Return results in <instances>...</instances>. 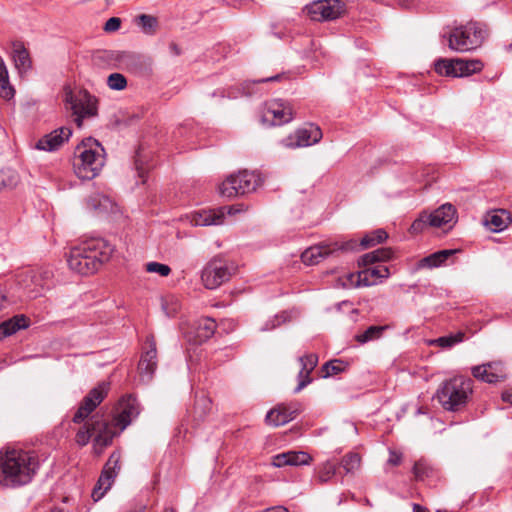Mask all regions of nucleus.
I'll return each instance as SVG.
<instances>
[{
  "label": "nucleus",
  "mask_w": 512,
  "mask_h": 512,
  "mask_svg": "<svg viewBox=\"0 0 512 512\" xmlns=\"http://www.w3.org/2000/svg\"><path fill=\"white\" fill-rule=\"evenodd\" d=\"M301 369L298 374V385L294 389L295 393H299L304 387L311 383L310 373L314 370L318 363V356L314 353L307 354L299 358Z\"/></svg>",
  "instance_id": "24"
},
{
  "label": "nucleus",
  "mask_w": 512,
  "mask_h": 512,
  "mask_svg": "<svg viewBox=\"0 0 512 512\" xmlns=\"http://www.w3.org/2000/svg\"><path fill=\"white\" fill-rule=\"evenodd\" d=\"M139 414L140 406L137 399L132 395H128L119 401L113 420L109 423L118 435L126 429Z\"/></svg>",
  "instance_id": "13"
},
{
  "label": "nucleus",
  "mask_w": 512,
  "mask_h": 512,
  "mask_svg": "<svg viewBox=\"0 0 512 512\" xmlns=\"http://www.w3.org/2000/svg\"><path fill=\"white\" fill-rule=\"evenodd\" d=\"M145 345L146 350L141 355L138 364V373L141 382L149 383L157 368L156 342L152 335L146 338Z\"/></svg>",
  "instance_id": "19"
},
{
  "label": "nucleus",
  "mask_w": 512,
  "mask_h": 512,
  "mask_svg": "<svg viewBox=\"0 0 512 512\" xmlns=\"http://www.w3.org/2000/svg\"><path fill=\"white\" fill-rule=\"evenodd\" d=\"M280 77L281 76L278 74V75H275L273 77H268V78H265V79L258 80L257 82L258 83H263V82L277 81Z\"/></svg>",
  "instance_id": "53"
},
{
  "label": "nucleus",
  "mask_w": 512,
  "mask_h": 512,
  "mask_svg": "<svg viewBox=\"0 0 512 512\" xmlns=\"http://www.w3.org/2000/svg\"><path fill=\"white\" fill-rule=\"evenodd\" d=\"M356 246L357 244L353 239L323 242L307 248L301 254V260L306 265H315L318 264L321 260L330 255H333L338 251L352 252Z\"/></svg>",
  "instance_id": "10"
},
{
  "label": "nucleus",
  "mask_w": 512,
  "mask_h": 512,
  "mask_svg": "<svg viewBox=\"0 0 512 512\" xmlns=\"http://www.w3.org/2000/svg\"><path fill=\"white\" fill-rule=\"evenodd\" d=\"M322 136V131L318 126L309 124L283 138L280 143L283 147L295 149L314 145L322 139Z\"/></svg>",
  "instance_id": "15"
},
{
  "label": "nucleus",
  "mask_w": 512,
  "mask_h": 512,
  "mask_svg": "<svg viewBox=\"0 0 512 512\" xmlns=\"http://www.w3.org/2000/svg\"><path fill=\"white\" fill-rule=\"evenodd\" d=\"M117 432L113 430L111 424L98 415H94L86 422L76 433V443L83 447L86 446L93 437V451L99 456L104 449L112 444Z\"/></svg>",
  "instance_id": "5"
},
{
  "label": "nucleus",
  "mask_w": 512,
  "mask_h": 512,
  "mask_svg": "<svg viewBox=\"0 0 512 512\" xmlns=\"http://www.w3.org/2000/svg\"><path fill=\"white\" fill-rule=\"evenodd\" d=\"M107 85L112 90H123L127 86V80L120 73H112L108 76Z\"/></svg>",
  "instance_id": "41"
},
{
  "label": "nucleus",
  "mask_w": 512,
  "mask_h": 512,
  "mask_svg": "<svg viewBox=\"0 0 512 512\" xmlns=\"http://www.w3.org/2000/svg\"><path fill=\"white\" fill-rule=\"evenodd\" d=\"M121 27V20L120 18L118 17H111L109 18L105 25H104V30L106 32H115L117 30H119Z\"/></svg>",
  "instance_id": "48"
},
{
  "label": "nucleus",
  "mask_w": 512,
  "mask_h": 512,
  "mask_svg": "<svg viewBox=\"0 0 512 512\" xmlns=\"http://www.w3.org/2000/svg\"><path fill=\"white\" fill-rule=\"evenodd\" d=\"M108 389L109 386L105 382H102L91 389L89 393L83 398L78 410L73 417V422L79 424L88 418V416L105 399L108 393Z\"/></svg>",
  "instance_id": "17"
},
{
  "label": "nucleus",
  "mask_w": 512,
  "mask_h": 512,
  "mask_svg": "<svg viewBox=\"0 0 512 512\" xmlns=\"http://www.w3.org/2000/svg\"><path fill=\"white\" fill-rule=\"evenodd\" d=\"M430 468L427 463L423 460L416 461L412 472L416 480H423L429 475Z\"/></svg>",
  "instance_id": "45"
},
{
  "label": "nucleus",
  "mask_w": 512,
  "mask_h": 512,
  "mask_svg": "<svg viewBox=\"0 0 512 512\" xmlns=\"http://www.w3.org/2000/svg\"><path fill=\"white\" fill-rule=\"evenodd\" d=\"M224 219V208L200 210L191 215V223L195 226L220 225Z\"/></svg>",
  "instance_id": "25"
},
{
  "label": "nucleus",
  "mask_w": 512,
  "mask_h": 512,
  "mask_svg": "<svg viewBox=\"0 0 512 512\" xmlns=\"http://www.w3.org/2000/svg\"><path fill=\"white\" fill-rule=\"evenodd\" d=\"M278 324H279V322H277V325H278ZM274 327H276V324L273 322V324H272L271 328H274Z\"/></svg>",
  "instance_id": "59"
},
{
  "label": "nucleus",
  "mask_w": 512,
  "mask_h": 512,
  "mask_svg": "<svg viewBox=\"0 0 512 512\" xmlns=\"http://www.w3.org/2000/svg\"><path fill=\"white\" fill-rule=\"evenodd\" d=\"M472 375L483 382L493 384L507 377L504 364L500 361L489 362L472 368Z\"/></svg>",
  "instance_id": "20"
},
{
  "label": "nucleus",
  "mask_w": 512,
  "mask_h": 512,
  "mask_svg": "<svg viewBox=\"0 0 512 512\" xmlns=\"http://www.w3.org/2000/svg\"><path fill=\"white\" fill-rule=\"evenodd\" d=\"M473 381L463 376L444 381L437 389L435 398L443 409L456 412L461 410L471 397Z\"/></svg>",
  "instance_id": "4"
},
{
  "label": "nucleus",
  "mask_w": 512,
  "mask_h": 512,
  "mask_svg": "<svg viewBox=\"0 0 512 512\" xmlns=\"http://www.w3.org/2000/svg\"><path fill=\"white\" fill-rule=\"evenodd\" d=\"M401 462V456L395 452L390 453V457L388 459V463L391 465H399Z\"/></svg>",
  "instance_id": "49"
},
{
  "label": "nucleus",
  "mask_w": 512,
  "mask_h": 512,
  "mask_svg": "<svg viewBox=\"0 0 512 512\" xmlns=\"http://www.w3.org/2000/svg\"><path fill=\"white\" fill-rule=\"evenodd\" d=\"M465 334L461 331L450 334L446 336L439 337L431 342V344H435L442 348H450L458 343H461L464 340Z\"/></svg>",
  "instance_id": "37"
},
{
  "label": "nucleus",
  "mask_w": 512,
  "mask_h": 512,
  "mask_svg": "<svg viewBox=\"0 0 512 512\" xmlns=\"http://www.w3.org/2000/svg\"><path fill=\"white\" fill-rule=\"evenodd\" d=\"M510 222V215L504 209L488 212L484 218L485 226L493 232L503 231Z\"/></svg>",
  "instance_id": "27"
},
{
  "label": "nucleus",
  "mask_w": 512,
  "mask_h": 512,
  "mask_svg": "<svg viewBox=\"0 0 512 512\" xmlns=\"http://www.w3.org/2000/svg\"><path fill=\"white\" fill-rule=\"evenodd\" d=\"M336 470V465L331 461H326L325 463L321 464L317 471V478L319 482H328L336 474Z\"/></svg>",
  "instance_id": "40"
},
{
  "label": "nucleus",
  "mask_w": 512,
  "mask_h": 512,
  "mask_svg": "<svg viewBox=\"0 0 512 512\" xmlns=\"http://www.w3.org/2000/svg\"><path fill=\"white\" fill-rule=\"evenodd\" d=\"M72 130L69 127H60L41 137L35 144L37 150L54 152L70 139Z\"/></svg>",
  "instance_id": "21"
},
{
  "label": "nucleus",
  "mask_w": 512,
  "mask_h": 512,
  "mask_svg": "<svg viewBox=\"0 0 512 512\" xmlns=\"http://www.w3.org/2000/svg\"><path fill=\"white\" fill-rule=\"evenodd\" d=\"M446 37V35H444ZM486 37L483 24L470 21L452 29L448 35V46L457 52H467L478 48Z\"/></svg>",
  "instance_id": "7"
},
{
  "label": "nucleus",
  "mask_w": 512,
  "mask_h": 512,
  "mask_svg": "<svg viewBox=\"0 0 512 512\" xmlns=\"http://www.w3.org/2000/svg\"><path fill=\"white\" fill-rule=\"evenodd\" d=\"M429 226V217L427 212H422L417 219L414 220L410 227L411 233L417 234L422 232Z\"/></svg>",
  "instance_id": "44"
},
{
  "label": "nucleus",
  "mask_w": 512,
  "mask_h": 512,
  "mask_svg": "<svg viewBox=\"0 0 512 512\" xmlns=\"http://www.w3.org/2000/svg\"><path fill=\"white\" fill-rule=\"evenodd\" d=\"M293 119V110L289 103L274 99L265 104L261 120L264 124L283 125Z\"/></svg>",
  "instance_id": "16"
},
{
  "label": "nucleus",
  "mask_w": 512,
  "mask_h": 512,
  "mask_svg": "<svg viewBox=\"0 0 512 512\" xmlns=\"http://www.w3.org/2000/svg\"><path fill=\"white\" fill-rule=\"evenodd\" d=\"M169 49H170V51H171V53H172L173 55L178 56V55H180V54H181V50H180V48H179V47H178V45H177V44H175V43H171V44L169 45Z\"/></svg>",
  "instance_id": "52"
},
{
  "label": "nucleus",
  "mask_w": 512,
  "mask_h": 512,
  "mask_svg": "<svg viewBox=\"0 0 512 512\" xmlns=\"http://www.w3.org/2000/svg\"><path fill=\"white\" fill-rule=\"evenodd\" d=\"M86 205L91 211L103 212L108 210L111 201L108 197L101 194H93L87 198Z\"/></svg>",
  "instance_id": "34"
},
{
  "label": "nucleus",
  "mask_w": 512,
  "mask_h": 512,
  "mask_svg": "<svg viewBox=\"0 0 512 512\" xmlns=\"http://www.w3.org/2000/svg\"><path fill=\"white\" fill-rule=\"evenodd\" d=\"M388 237L387 232L384 229H376L368 234H366L358 243L355 239H353L357 246L353 251L360 249H367L373 247L377 244L382 243Z\"/></svg>",
  "instance_id": "31"
},
{
  "label": "nucleus",
  "mask_w": 512,
  "mask_h": 512,
  "mask_svg": "<svg viewBox=\"0 0 512 512\" xmlns=\"http://www.w3.org/2000/svg\"><path fill=\"white\" fill-rule=\"evenodd\" d=\"M483 63L478 59H438L434 68L440 75L453 77H466L480 72L483 69Z\"/></svg>",
  "instance_id": "12"
},
{
  "label": "nucleus",
  "mask_w": 512,
  "mask_h": 512,
  "mask_svg": "<svg viewBox=\"0 0 512 512\" xmlns=\"http://www.w3.org/2000/svg\"><path fill=\"white\" fill-rule=\"evenodd\" d=\"M296 415L297 410H290L285 406H278L267 413L266 423L273 426H281L293 420Z\"/></svg>",
  "instance_id": "28"
},
{
  "label": "nucleus",
  "mask_w": 512,
  "mask_h": 512,
  "mask_svg": "<svg viewBox=\"0 0 512 512\" xmlns=\"http://www.w3.org/2000/svg\"><path fill=\"white\" fill-rule=\"evenodd\" d=\"M137 19L138 25L141 27L145 34L153 35L156 33L158 26V20L156 17L147 14H141Z\"/></svg>",
  "instance_id": "38"
},
{
  "label": "nucleus",
  "mask_w": 512,
  "mask_h": 512,
  "mask_svg": "<svg viewBox=\"0 0 512 512\" xmlns=\"http://www.w3.org/2000/svg\"><path fill=\"white\" fill-rule=\"evenodd\" d=\"M392 255L393 251L391 248H378L362 255L360 264L366 268L357 273V286L377 285L382 279L387 278L389 276V269L386 265H372L390 260Z\"/></svg>",
  "instance_id": "6"
},
{
  "label": "nucleus",
  "mask_w": 512,
  "mask_h": 512,
  "mask_svg": "<svg viewBox=\"0 0 512 512\" xmlns=\"http://www.w3.org/2000/svg\"><path fill=\"white\" fill-rule=\"evenodd\" d=\"M429 226L435 228H451L456 222V209L452 204L446 203L428 213Z\"/></svg>",
  "instance_id": "23"
},
{
  "label": "nucleus",
  "mask_w": 512,
  "mask_h": 512,
  "mask_svg": "<svg viewBox=\"0 0 512 512\" xmlns=\"http://www.w3.org/2000/svg\"><path fill=\"white\" fill-rule=\"evenodd\" d=\"M343 6L340 0H318L306 6L308 16L313 21H328L338 18Z\"/></svg>",
  "instance_id": "18"
},
{
  "label": "nucleus",
  "mask_w": 512,
  "mask_h": 512,
  "mask_svg": "<svg viewBox=\"0 0 512 512\" xmlns=\"http://www.w3.org/2000/svg\"><path fill=\"white\" fill-rule=\"evenodd\" d=\"M216 330V322L211 318L197 320L192 329L186 333V338L193 344H201L211 338Z\"/></svg>",
  "instance_id": "22"
},
{
  "label": "nucleus",
  "mask_w": 512,
  "mask_h": 512,
  "mask_svg": "<svg viewBox=\"0 0 512 512\" xmlns=\"http://www.w3.org/2000/svg\"><path fill=\"white\" fill-rule=\"evenodd\" d=\"M361 465V457L358 453L350 452L346 454L340 463L346 474H354Z\"/></svg>",
  "instance_id": "35"
},
{
  "label": "nucleus",
  "mask_w": 512,
  "mask_h": 512,
  "mask_svg": "<svg viewBox=\"0 0 512 512\" xmlns=\"http://www.w3.org/2000/svg\"><path fill=\"white\" fill-rule=\"evenodd\" d=\"M387 328L388 326L386 325H372L362 333L356 334L355 340L360 344H365L370 341L378 340L383 336Z\"/></svg>",
  "instance_id": "33"
},
{
  "label": "nucleus",
  "mask_w": 512,
  "mask_h": 512,
  "mask_svg": "<svg viewBox=\"0 0 512 512\" xmlns=\"http://www.w3.org/2000/svg\"><path fill=\"white\" fill-rule=\"evenodd\" d=\"M235 272L233 264L223 258H213L202 270L203 285L210 290L216 289L227 282Z\"/></svg>",
  "instance_id": "11"
},
{
  "label": "nucleus",
  "mask_w": 512,
  "mask_h": 512,
  "mask_svg": "<svg viewBox=\"0 0 512 512\" xmlns=\"http://www.w3.org/2000/svg\"><path fill=\"white\" fill-rule=\"evenodd\" d=\"M135 169L139 178L142 179V183H145V175L150 168L148 164V156L145 154L143 149H139L134 157Z\"/></svg>",
  "instance_id": "36"
},
{
  "label": "nucleus",
  "mask_w": 512,
  "mask_h": 512,
  "mask_svg": "<svg viewBox=\"0 0 512 512\" xmlns=\"http://www.w3.org/2000/svg\"><path fill=\"white\" fill-rule=\"evenodd\" d=\"M346 368H347V364L340 359H334V360L328 361L322 367L323 377L326 378L329 376L337 375V374L345 371Z\"/></svg>",
  "instance_id": "39"
},
{
  "label": "nucleus",
  "mask_w": 512,
  "mask_h": 512,
  "mask_svg": "<svg viewBox=\"0 0 512 512\" xmlns=\"http://www.w3.org/2000/svg\"><path fill=\"white\" fill-rule=\"evenodd\" d=\"M262 183L259 173L243 170L228 176L219 186V192L224 197L233 198L256 191Z\"/></svg>",
  "instance_id": "8"
},
{
  "label": "nucleus",
  "mask_w": 512,
  "mask_h": 512,
  "mask_svg": "<svg viewBox=\"0 0 512 512\" xmlns=\"http://www.w3.org/2000/svg\"><path fill=\"white\" fill-rule=\"evenodd\" d=\"M145 269L149 273H157L162 277H167L171 273V268L159 262H148Z\"/></svg>",
  "instance_id": "42"
},
{
  "label": "nucleus",
  "mask_w": 512,
  "mask_h": 512,
  "mask_svg": "<svg viewBox=\"0 0 512 512\" xmlns=\"http://www.w3.org/2000/svg\"><path fill=\"white\" fill-rule=\"evenodd\" d=\"M223 208H224V216L226 214L234 215V214H236V213L241 211V209L236 208L235 206H228V207H223Z\"/></svg>",
  "instance_id": "50"
},
{
  "label": "nucleus",
  "mask_w": 512,
  "mask_h": 512,
  "mask_svg": "<svg viewBox=\"0 0 512 512\" xmlns=\"http://www.w3.org/2000/svg\"><path fill=\"white\" fill-rule=\"evenodd\" d=\"M121 455L120 452L114 451L105 463L101 475L96 486L92 491V497L95 501L100 500L104 494L111 488L115 478L120 472Z\"/></svg>",
  "instance_id": "14"
},
{
  "label": "nucleus",
  "mask_w": 512,
  "mask_h": 512,
  "mask_svg": "<svg viewBox=\"0 0 512 512\" xmlns=\"http://www.w3.org/2000/svg\"><path fill=\"white\" fill-rule=\"evenodd\" d=\"M413 512H428V510L419 504H413Z\"/></svg>",
  "instance_id": "54"
},
{
  "label": "nucleus",
  "mask_w": 512,
  "mask_h": 512,
  "mask_svg": "<svg viewBox=\"0 0 512 512\" xmlns=\"http://www.w3.org/2000/svg\"><path fill=\"white\" fill-rule=\"evenodd\" d=\"M508 50L512 51V43L508 46Z\"/></svg>",
  "instance_id": "58"
},
{
  "label": "nucleus",
  "mask_w": 512,
  "mask_h": 512,
  "mask_svg": "<svg viewBox=\"0 0 512 512\" xmlns=\"http://www.w3.org/2000/svg\"><path fill=\"white\" fill-rule=\"evenodd\" d=\"M455 252H456V250L445 249V250H440V251H437L435 253H432V254L422 258L417 263V268L418 269H422V268H436V267H439L450 256H452Z\"/></svg>",
  "instance_id": "30"
},
{
  "label": "nucleus",
  "mask_w": 512,
  "mask_h": 512,
  "mask_svg": "<svg viewBox=\"0 0 512 512\" xmlns=\"http://www.w3.org/2000/svg\"><path fill=\"white\" fill-rule=\"evenodd\" d=\"M15 90L9 81V74L3 58L0 56V97L10 100L14 97Z\"/></svg>",
  "instance_id": "32"
},
{
  "label": "nucleus",
  "mask_w": 512,
  "mask_h": 512,
  "mask_svg": "<svg viewBox=\"0 0 512 512\" xmlns=\"http://www.w3.org/2000/svg\"><path fill=\"white\" fill-rule=\"evenodd\" d=\"M246 94L244 92V88L241 87H230L229 89L218 90L213 93V96L219 95L222 98L236 99L242 95Z\"/></svg>",
  "instance_id": "46"
},
{
  "label": "nucleus",
  "mask_w": 512,
  "mask_h": 512,
  "mask_svg": "<svg viewBox=\"0 0 512 512\" xmlns=\"http://www.w3.org/2000/svg\"><path fill=\"white\" fill-rule=\"evenodd\" d=\"M114 251V245L108 240L91 238L70 249L67 263L72 271L84 276L91 275L111 259Z\"/></svg>",
  "instance_id": "1"
},
{
  "label": "nucleus",
  "mask_w": 512,
  "mask_h": 512,
  "mask_svg": "<svg viewBox=\"0 0 512 512\" xmlns=\"http://www.w3.org/2000/svg\"><path fill=\"white\" fill-rule=\"evenodd\" d=\"M270 328L268 326H265L262 328L263 331L269 330Z\"/></svg>",
  "instance_id": "57"
},
{
  "label": "nucleus",
  "mask_w": 512,
  "mask_h": 512,
  "mask_svg": "<svg viewBox=\"0 0 512 512\" xmlns=\"http://www.w3.org/2000/svg\"><path fill=\"white\" fill-rule=\"evenodd\" d=\"M39 468L37 455L22 449H7L0 458V484L18 487L31 482Z\"/></svg>",
  "instance_id": "2"
},
{
  "label": "nucleus",
  "mask_w": 512,
  "mask_h": 512,
  "mask_svg": "<svg viewBox=\"0 0 512 512\" xmlns=\"http://www.w3.org/2000/svg\"><path fill=\"white\" fill-rule=\"evenodd\" d=\"M65 105L72 112L74 122L80 128L85 119L93 118L98 113L97 99L87 90L65 91Z\"/></svg>",
  "instance_id": "9"
},
{
  "label": "nucleus",
  "mask_w": 512,
  "mask_h": 512,
  "mask_svg": "<svg viewBox=\"0 0 512 512\" xmlns=\"http://www.w3.org/2000/svg\"><path fill=\"white\" fill-rule=\"evenodd\" d=\"M289 454L291 457H289V465L291 466H299V465H306L310 462L311 457L302 451L295 452V451H289Z\"/></svg>",
  "instance_id": "43"
},
{
  "label": "nucleus",
  "mask_w": 512,
  "mask_h": 512,
  "mask_svg": "<svg viewBox=\"0 0 512 512\" xmlns=\"http://www.w3.org/2000/svg\"><path fill=\"white\" fill-rule=\"evenodd\" d=\"M502 400L512 404V391L507 390L502 393Z\"/></svg>",
  "instance_id": "51"
},
{
  "label": "nucleus",
  "mask_w": 512,
  "mask_h": 512,
  "mask_svg": "<svg viewBox=\"0 0 512 512\" xmlns=\"http://www.w3.org/2000/svg\"><path fill=\"white\" fill-rule=\"evenodd\" d=\"M164 512H176V510L174 508L170 507V508H166L164 510Z\"/></svg>",
  "instance_id": "56"
},
{
  "label": "nucleus",
  "mask_w": 512,
  "mask_h": 512,
  "mask_svg": "<svg viewBox=\"0 0 512 512\" xmlns=\"http://www.w3.org/2000/svg\"><path fill=\"white\" fill-rule=\"evenodd\" d=\"M50 276H51V272H50V271H48V270H47V271H44V272H43V278H44V279H49V278H50Z\"/></svg>",
  "instance_id": "55"
},
{
  "label": "nucleus",
  "mask_w": 512,
  "mask_h": 512,
  "mask_svg": "<svg viewBox=\"0 0 512 512\" xmlns=\"http://www.w3.org/2000/svg\"><path fill=\"white\" fill-rule=\"evenodd\" d=\"M289 457H291L289 451L277 454L273 457L272 464L276 467H284L289 465Z\"/></svg>",
  "instance_id": "47"
},
{
  "label": "nucleus",
  "mask_w": 512,
  "mask_h": 512,
  "mask_svg": "<svg viewBox=\"0 0 512 512\" xmlns=\"http://www.w3.org/2000/svg\"><path fill=\"white\" fill-rule=\"evenodd\" d=\"M29 326V319L23 315H15L12 318L3 321L0 324V340L13 335L20 329H25Z\"/></svg>",
  "instance_id": "29"
},
{
  "label": "nucleus",
  "mask_w": 512,
  "mask_h": 512,
  "mask_svg": "<svg viewBox=\"0 0 512 512\" xmlns=\"http://www.w3.org/2000/svg\"><path fill=\"white\" fill-rule=\"evenodd\" d=\"M105 164V151L94 138H85L74 150L73 168L78 178L91 180L102 170Z\"/></svg>",
  "instance_id": "3"
},
{
  "label": "nucleus",
  "mask_w": 512,
  "mask_h": 512,
  "mask_svg": "<svg viewBox=\"0 0 512 512\" xmlns=\"http://www.w3.org/2000/svg\"><path fill=\"white\" fill-rule=\"evenodd\" d=\"M12 47V58L16 69L20 74L28 72L32 68V60L28 50L20 41L13 42Z\"/></svg>",
  "instance_id": "26"
}]
</instances>
